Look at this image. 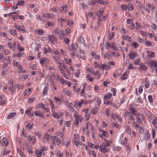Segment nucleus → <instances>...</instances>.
I'll list each match as a JSON object with an SVG mask.
<instances>
[{
	"instance_id": "1",
	"label": "nucleus",
	"mask_w": 157,
	"mask_h": 157,
	"mask_svg": "<svg viewBox=\"0 0 157 157\" xmlns=\"http://www.w3.org/2000/svg\"><path fill=\"white\" fill-rule=\"evenodd\" d=\"M112 94L111 93H108L106 94L104 96L103 99L104 101V103L105 105H110L111 106H115L116 104L112 102V101L109 100L112 96Z\"/></svg>"
},
{
	"instance_id": "2",
	"label": "nucleus",
	"mask_w": 157,
	"mask_h": 157,
	"mask_svg": "<svg viewBox=\"0 0 157 157\" xmlns=\"http://www.w3.org/2000/svg\"><path fill=\"white\" fill-rule=\"evenodd\" d=\"M129 112L128 114L129 117V119L130 120L134 121L135 117L133 116V115H136V112H137V110L134 108H130L128 109Z\"/></svg>"
},
{
	"instance_id": "3",
	"label": "nucleus",
	"mask_w": 157,
	"mask_h": 157,
	"mask_svg": "<svg viewBox=\"0 0 157 157\" xmlns=\"http://www.w3.org/2000/svg\"><path fill=\"white\" fill-rule=\"evenodd\" d=\"M11 40V39H8V45L9 46L10 49H12L13 51H14L16 43L15 42H12Z\"/></svg>"
},
{
	"instance_id": "4",
	"label": "nucleus",
	"mask_w": 157,
	"mask_h": 157,
	"mask_svg": "<svg viewBox=\"0 0 157 157\" xmlns=\"http://www.w3.org/2000/svg\"><path fill=\"white\" fill-rule=\"evenodd\" d=\"M88 88L89 89L90 88V86L88 85L86 83H85L84 84L83 88L82 89L80 92V96L83 97H85L86 94L85 91V88Z\"/></svg>"
},
{
	"instance_id": "5",
	"label": "nucleus",
	"mask_w": 157,
	"mask_h": 157,
	"mask_svg": "<svg viewBox=\"0 0 157 157\" xmlns=\"http://www.w3.org/2000/svg\"><path fill=\"white\" fill-rule=\"evenodd\" d=\"M75 118V121L74 126L75 127H76L79 124V121H82V117L81 116L76 115Z\"/></svg>"
},
{
	"instance_id": "6",
	"label": "nucleus",
	"mask_w": 157,
	"mask_h": 157,
	"mask_svg": "<svg viewBox=\"0 0 157 157\" xmlns=\"http://www.w3.org/2000/svg\"><path fill=\"white\" fill-rule=\"evenodd\" d=\"M15 28L20 32L22 33H25L27 32L25 28L23 26H21L17 24L15 25Z\"/></svg>"
},
{
	"instance_id": "7",
	"label": "nucleus",
	"mask_w": 157,
	"mask_h": 157,
	"mask_svg": "<svg viewBox=\"0 0 157 157\" xmlns=\"http://www.w3.org/2000/svg\"><path fill=\"white\" fill-rule=\"evenodd\" d=\"M48 40L53 44L57 43L56 39L54 35H49L48 36Z\"/></svg>"
},
{
	"instance_id": "8",
	"label": "nucleus",
	"mask_w": 157,
	"mask_h": 157,
	"mask_svg": "<svg viewBox=\"0 0 157 157\" xmlns=\"http://www.w3.org/2000/svg\"><path fill=\"white\" fill-rule=\"evenodd\" d=\"M90 124V123L89 121H88L86 124V125L85 127H84L82 129L83 132H85L86 134L88 136L89 134V132L88 130V126Z\"/></svg>"
},
{
	"instance_id": "9",
	"label": "nucleus",
	"mask_w": 157,
	"mask_h": 157,
	"mask_svg": "<svg viewBox=\"0 0 157 157\" xmlns=\"http://www.w3.org/2000/svg\"><path fill=\"white\" fill-rule=\"evenodd\" d=\"M138 55L136 52H131L128 55L129 59L130 60H133L136 57L138 56Z\"/></svg>"
},
{
	"instance_id": "10",
	"label": "nucleus",
	"mask_w": 157,
	"mask_h": 157,
	"mask_svg": "<svg viewBox=\"0 0 157 157\" xmlns=\"http://www.w3.org/2000/svg\"><path fill=\"white\" fill-rule=\"evenodd\" d=\"M29 142L30 144H34L36 142V140L32 136H29L28 138Z\"/></svg>"
},
{
	"instance_id": "11",
	"label": "nucleus",
	"mask_w": 157,
	"mask_h": 157,
	"mask_svg": "<svg viewBox=\"0 0 157 157\" xmlns=\"http://www.w3.org/2000/svg\"><path fill=\"white\" fill-rule=\"evenodd\" d=\"M109 65L106 64L105 63H104L101 64L100 67H99V68L101 71L103 70L106 71L109 69Z\"/></svg>"
},
{
	"instance_id": "12",
	"label": "nucleus",
	"mask_w": 157,
	"mask_h": 157,
	"mask_svg": "<svg viewBox=\"0 0 157 157\" xmlns=\"http://www.w3.org/2000/svg\"><path fill=\"white\" fill-rule=\"evenodd\" d=\"M32 109L33 107H28L26 110L25 113L29 117L33 116V113H31Z\"/></svg>"
},
{
	"instance_id": "13",
	"label": "nucleus",
	"mask_w": 157,
	"mask_h": 157,
	"mask_svg": "<svg viewBox=\"0 0 157 157\" xmlns=\"http://www.w3.org/2000/svg\"><path fill=\"white\" fill-rule=\"evenodd\" d=\"M9 65L10 66V63L9 62L4 61L3 63L2 66V69L3 70H5L6 68L9 67Z\"/></svg>"
},
{
	"instance_id": "14",
	"label": "nucleus",
	"mask_w": 157,
	"mask_h": 157,
	"mask_svg": "<svg viewBox=\"0 0 157 157\" xmlns=\"http://www.w3.org/2000/svg\"><path fill=\"white\" fill-rule=\"evenodd\" d=\"M34 114L36 116L40 117L43 118H44L45 115L44 114L42 113L40 111L36 110L34 112Z\"/></svg>"
},
{
	"instance_id": "15",
	"label": "nucleus",
	"mask_w": 157,
	"mask_h": 157,
	"mask_svg": "<svg viewBox=\"0 0 157 157\" xmlns=\"http://www.w3.org/2000/svg\"><path fill=\"white\" fill-rule=\"evenodd\" d=\"M99 110V108L96 106H94L91 109L90 113L93 114H96Z\"/></svg>"
},
{
	"instance_id": "16",
	"label": "nucleus",
	"mask_w": 157,
	"mask_h": 157,
	"mask_svg": "<svg viewBox=\"0 0 157 157\" xmlns=\"http://www.w3.org/2000/svg\"><path fill=\"white\" fill-rule=\"evenodd\" d=\"M35 153L37 157H40L42 155H43V157L45 155L44 152H42L39 149L36 150Z\"/></svg>"
},
{
	"instance_id": "17",
	"label": "nucleus",
	"mask_w": 157,
	"mask_h": 157,
	"mask_svg": "<svg viewBox=\"0 0 157 157\" xmlns=\"http://www.w3.org/2000/svg\"><path fill=\"white\" fill-rule=\"evenodd\" d=\"M100 151L102 152L105 153L108 151V149H106L105 145H101L99 147Z\"/></svg>"
},
{
	"instance_id": "18",
	"label": "nucleus",
	"mask_w": 157,
	"mask_h": 157,
	"mask_svg": "<svg viewBox=\"0 0 157 157\" xmlns=\"http://www.w3.org/2000/svg\"><path fill=\"white\" fill-rule=\"evenodd\" d=\"M59 70L62 74V75L66 79H67L68 78L67 76L66 75L65 71L63 68V67H59Z\"/></svg>"
},
{
	"instance_id": "19",
	"label": "nucleus",
	"mask_w": 157,
	"mask_h": 157,
	"mask_svg": "<svg viewBox=\"0 0 157 157\" xmlns=\"http://www.w3.org/2000/svg\"><path fill=\"white\" fill-rule=\"evenodd\" d=\"M144 44L147 47H150L153 46L152 43L148 41L146 39H144Z\"/></svg>"
},
{
	"instance_id": "20",
	"label": "nucleus",
	"mask_w": 157,
	"mask_h": 157,
	"mask_svg": "<svg viewBox=\"0 0 157 157\" xmlns=\"http://www.w3.org/2000/svg\"><path fill=\"white\" fill-rule=\"evenodd\" d=\"M26 149L28 152L30 154H32L33 153L32 151L33 147L32 146L29 145V144L27 145L26 147Z\"/></svg>"
},
{
	"instance_id": "21",
	"label": "nucleus",
	"mask_w": 157,
	"mask_h": 157,
	"mask_svg": "<svg viewBox=\"0 0 157 157\" xmlns=\"http://www.w3.org/2000/svg\"><path fill=\"white\" fill-rule=\"evenodd\" d=\"M108 132L105 131L101 132V133L99 134V137L102 139H103V136H106L107 137L108 136Z\"/></svg>"
},
{
	"instance_id": "22",
	"label": "nucleus",
	"mask_w": 157,
	"mask_h": 157,
	"mask_svg": "<svg viewBox=\"0 0 157 157\" xmlns=\"http://www.w3.org/2000/svg\"><path fill=\"white\" fill-rule=\"evenodd\" d=\"M2 143L3 145L6 146L8 144V141L6 138H3L2 140Z\"/></svg>"
},
{
	"instance_id": "23",
	"label": "nucleus",
	"mask_w": 157,
	"mask_h": 157,
	"mask_svg": "<svg viewBox=\"0 0 157 157\" xmlns=\"http://www.w3.org/2000/svg\"><path fill=\"white\" fill-rule=\"evenodd\" d=\"M92 57L96 59H98L100 57V56L96 54L95 52H93L91 53Z\"/></svg>"
},
{
	"instance_id": "24",
	"label": "nucleus",
	"mask_w": 157,
	"mask_h": 157,
	"mask_svg": "<svg viewBox=\"0 0 157 157\" xmlns=\"http://www.w3.org/2000/svg\"><path fill=\"white\" fill-rule=\"evenodd\" d=\"M136 115H134L136 117V118L137 117H138L141 119L142 120H143L144 119V115H143L140 112H136Z\"/></svg>"
},
{
	"instance_id": "25",
	"label": "nucleus",
	"mask_w": 157,
	"mask_h": 157,
	"mask_svg": "<svg viewBox=\"0 0 157 157\" xmlns=\"http://www.w3.org/2000/svg\"><path fill=\"white\" fill-rule=\"evenodd\" d=\"M94 100L96 101V105H98L99 106L101 103V100L100 98L98 97H96Z\"/></svg>"
},
{
	"instance_id": "26",
	"label": "nucleus",
	"mask_w": 157,
	"mask_h": 157,
	"mask_svg": "<svg viewBox=\"0 0 157 157\" xmlns=\"http://www.w3.org/2000/svg\"><path fill=\"white\" fill-rule=\"evenodd\" d=\"M114 51H118V49L115 45V43L113 42V44H111L110 47Z\"/></svg>"
},
{
	"instance_id": "27",
	"label": "nucleus",
	"mask_w": 157,
	"mask_h": 157,
	"mask_svg": "<svg viewBox=\"0 0 157 157\" xmlns=\"http://www.w3.org/2000/svg\"><path fill=\"white\" fill-rule=\"evenodd\" d=\"M94 74L96 79H98L100 78V72L99 71L94 72Z\"/></svg>"
},
{
	"instance_id": "28",
	"label": "nucleus",
	"mask_w": 157,
	"mask_h": 157,
	"mask_svg": "<svg viewBox=\"0 0 157 157\" xmlns=\"http://www.w3.org/2000/svg\"><path fill=\"white\" fill-rule=\"evenodd\" d=\"M67 6L66 5H62L61 6V11L62 13H66L67 11Z\"/></svg>"
},
{
	"instance_id": "29",
	"label": "nucleus",
	"mask_w": 157,
	"mask_h": 157,
	"mask_svg": "<svg viewBox=\"0 0 157 157\" xmlns=\"http://www.w3.org/2000/svg\"><path fill=\"white\" fill-rule=\"evenodd\" d=\"M64 59L66 61V64L69 65H71L72 64L71 59L69 58H65Z\"/></svg>"
},
{
	"instance_id": "30",
	"label": "nucleus",
	"mask_w": 157,
	"mask_h": 157,
	"mask_svg": "<svg viewBox=\"0 0 157 157\" xmlns=\"http://www.w3.org/2000/svg\"><path fill=\"white\" fill-rule=\"evenodd\" d=\"M44 53L46 54L47 53H50L52 52V50L48 46V48H44Z\"/></svg>"
},
{
	"instance_id": "31",
	"label": "nucleus",
	"mask_w": 157,
	"mask_h": 157,
	"mask_svg": "<svg viewBox=\"0 0 157 157\" xmlns=\"http://www.w3.org/2000/svg\"><path fill=\"white\" fill-rule=\"evenodd\" d=\"M16 115V113L15 112L11 113L9 114L7 117L8 119H10L13 117H15Z\"/></svg>"
},
{
	"instance_id": "32",
	"label": "nucleus",
	"mask_w": 157,
	"mask_h": 157,
	"mask_svg": "<svg viewBox=\"0 0 157 157\" xmlns=\"http://www.w3.org/2000/svg\"><path fill=\"white\" fill-rule=\"evenodd\" d=\"M113 115L117 120L119 122H121L122 121V119L121 117H120L116 113H114Z\"/></svg>"
},
{
	"instance_id": "33",
	"label": "nucleus",
	"mask_w": 157,
	"mask_h": 157,
	"mask_svg": "<svg viewBox=\"0 0 157 157\" xmlns=\"http://www.w3.org/2000/svg\"><path fill=\"white\" fill-rule=\"evenodd\" d=\"M152 123L155 128H157V117H155L153 120Z\"/></svg>"
},
{
	"instance_id": "34",
	"label": "nucleus",
	"mask_w": 157,
	"mask_h": 157,
	"mask_svg": "<svg viewBox=\"0 0 157 157\" xmlns=\"http://www.w3.org/2000/svg\"><path fill=\"white\" fill-rule=\"evenodd\" d=\"M80 89V88L78 86V84H77L73 87V90L76 93L79 92Z\"/></svg>"
},
{
	"instance_id": "35",
	"label": "nucleus",
	"mask_w": 157,
	"mask_h": 157,
	"mask_svg": "<svg viewBox=\"0 0 157 157\" xmlns=\"http://www.w3.org/2000/svg\"><path fill=\"white\" fill-rule=\"evenodd\" d=\"M115 35V33L114 32H113L111 33H109L108 35L109 37L108 38V39L109 40H111L114 36Z\"/></svg>"
},
{
	"instance_id": "36",
	"label": "nucleus",
	"mask_w": 157,
	"mask_h": 157,
	"mask_svg": "<svg viewBox=\"0 0 157 157\" xmlns=\"http://www.w3.org/2000/svg\"><path fill=\"white\" fill-rule=\"evenodd\" d=\"M127 9L130 11H132L133 9V5L132 3H129L127 6Z\"/></svg>"
},
{
	"instance_id": "37",
	"label": "nucleus",
	"mask_w": 157,
	"mask_h": 157,
	"mask_svg": "<svg viewBox=\"0 0 157 157\" xmlns=\"http://www.w3.org/2000/svg\"><path fill=\"white\" fill-rule=\"evenodd\" d=\"M45 17H46L51 19L54 18V15L52 14L46 13L44 14Z\"/></svg>"
},
{
	"instance_id": "38",
	"label": "nucleus",
	"mask_w": 157,
	"mask_h": 157,
	"mask_svg": "<svg viewBox=\"0 0 157 157\" xmlns=\"http://www.w3.org/2000/svg\"><path fill=\"white\" fill-rule=\"evenodd\" d=\"M140 65V68L142 70L146 71L147 68V66L144 64H141L139 65Z\"/></svg>"
},
{
	"instance_id": "39",
	"label": "nucleus",
	"mask_w": 157,
	"mask_h": 157,
	"mask_svg": "<svg viewBox=\"0 0 157 157\" xmlns=\"http://www.w3.org/2000/svg\"><path fill=\"white\" fill-rule=\"evenodd\" d=\"M151 67L153 69V68L155 69L157 67V62L155 61H152L151 62Z\"/></svg>"
},
{
	"instance_id": "40",
	"label": "nucleus",
	"mask_w": 157,
	"mask_h": 157,
	"mask_svg": "<svg viewBox=\"0 0 157 157\" xmlns=\"http://www.w3.org/2000/svg\"><path fill=\"white\" fill-rule=\"evenodd\" d=\"M89 154L90 155H91L93 156V157H96V154L95 152V151L94 150H90V151H89Z\"/></svg>"
},
{
	"instance_id": "41",
	"label": "nucleus",
	"mask_w": 157,
	"mask_h": 157,
	"mask_svg": "<svg viewBox=\"0 0 157 157\" xmlns=\"http://www.w3.org/2000/svg\"><path fill=\"white\" fill-rule=\"evenodd\" d=\"M73 143L75 145L76 147H78L79 145L82 146V142H79L77 141H73Z\"/></svg>"
},
{
	"instance_id": "42",
	"label": "nucleus",
	"mask_w": 157,
	"mask_h": 157,
	"mask_svg": "<svg viewBox=\"0 0 157 157\" xmlns=\"http://www.w3.org/2000/svg\"><path fill=\"white\" fill-rule=\"evenodd\" d=\"M78 48V45L76 43L72 45V51L76 52V50Z\"/></svg>"
},
{
	"instance_id": "43",
	"label": "nucleus",
	"mask_w": 157,
	"mask_h": 157,
	"mask_svg": "<svg viewBox=\"0 0 157 157\" xmlns=\"http://www.w3.org/2000/svg\"><path fill=\"white\" fill-rule=\"evenodd\" d=\"M122 38L123 39L126 40L130 41V37L125 35H123L122 36Z\"/></svg>"
},
{
	"instance_id": "44",
	"label": "nucleus",
	"mask_w": 157,
	"mask_h": 157,
	"mask_svg": "<svg viewBox=\"0 0 157 157\" xmlns=\"http://www.w3.org/2000/svg\"><path fill=\"white\" fill-rule=\"evenodd\" d=\"M105 48L106 49H108L110 47L111 44L110 43L107 41H106L105 42Z\"/></svg>"
},
{
	"instance_id": "45",
	"label": "nucleus",
	"mask_w": 157,
	"mask_h": 157,
	"mask_svg": "<svg viewBox=\"0 0 157 157\" xmlns=\"http://www.w3.org/2000/svg\"><path fill=\"white\" fill-rule=\"evenodd\" d=\"M9 32L13 36H16L17 34V32L16 30L14 29H11L10 30Z\"/></svg>"
},
{
	"instance_id": "46",
	"label": "nucleus",
	"mask_w": 157,
	"mask_h": 157,
	"mask_svg": "<svg viewBox=\"0 0 157 157\" xmlns=\"http://www.w3.org/2000/svg\"><path fill=\"white\" fill-rule=\"evenodd\" d=\"M48 88L47 87H45L43 91V94L44 96H46L47 94Z\"/></svg>"
},
{
	"instance_id": "47",
	"label": "nucleus",
	"mask_w": 157,
	"mask_h": 157,
	"mask_svg": "<svg viewBox=\"0 0 157 157\" xmlns=\"http://www.w3.org/2000/svg\"><path fill=\"white\" fill-rule=\"evenodd\" d=\"M48 148L44 146H41V147H39V150L41 151L42 152H44V151H45L48 150Z\"/></svg>"
},
{
	"instance_id": "48",
	"label": "nucleus",
	"mask_w": 157,
	"mask_h": 157,
	"mask_svg": "<svg viewBox=\"0 0 157 157\" xmlns=\"http://www.w3.org/2000/svg\"><path fill=\"white\" fill-rule=\"evenodd\" d=\"M62 38L63 39L64 42L66 44H69L70 40L67 37L63 36Z\"/></svg>"
},
{
	"instance_id": "49",
	"label": "nucleus",
	"mask_w": 157,
	"mask_h": 157,
	"mask_svg": "<svg viewBox=\"0 0 157 157\" xmlns=\"http://www.w3.org/2000/svg\"><path fill=\"white\" fill-rule=\"evenodd\" d=\"M137 128L138 129V130L139 133L143 134L144 133V129L142 126H140Z\"/></svg>"
},
{
	"instance_id": "50",
	"label": "nucleus",
	"mask_w": 157,
	"mask_h": 157,
	"mask_svg": "<svg viewBox=\"0 0 157 157\" xmlns=\"http://www.w3.org/2000/svg\"><path fill=\"white\" fill-rule=\"evenodd\" d=\"M17 152L19 153V155L21 157H25L24 154L23 152L22 151L19 149H17Z\"/></svg>"
},
{
	"instance_id": "51",
	"label": "nucleus",
	"mask_w": 157,
	"mask_h": 157,
	"mask_svg": "<svg viewBox=\"0 0 157 157\" xmlns=\"http://www.w3.org/2000/svg\"><path fill=\"white\" fill-rule=\"evenodd\" d=\"M50 135L48 134L46 135L44 138V140L45 141H49L50 140Z\"/></svg>"
},
{
	"instance_id": "52",
	"label": "nucleus",
	"mask_w": 157,
	"mask_h": 157,
	"mask_svg": "<svg viewBox=\"0 0 157 157\" xmlns=\"http://www.w3.org/2000/svg\"><path fill=\"white\" fill-rule=\"evenodd\" d=\"M44 17H45V15L44 14H43V15H39L37 17V19L42 21H45Z\"/></svg>"
},
{
	"instance_id": "53",
	"label": "nucleus",
	"mask_w": 157,
	"mask_h": 157,
	"mask_svg": "<svg viewBox=\"0 0 157 157\" xmlns=\"http://www.w3.org/2000/svg\"><path fill=\"white\" fill-rule=\"evenodd\" d=\"M56 140V143L58 145H59L61 143V141L60 138L57 137Z\"/></svg>"
},
{
	"instance_id": "54",
	"label": "nucleus",
	"mask_w": 157,
	"mask_h": 157,
	"mask_svg": "<svg viewBox=\"0 0 157 157\" xmlns=\"http://www.w3.org/2000/svg\"><path fill=\"white\" fill-rule=\"evenodd\" d=\"M46 61V59L45 58H41L40 61V63L41 65H44L45 64L44 62Z\"/></svg>"
},
{
	"instance_id": "55",
	"label": "nucleus",
	"mask_w": 157,
	"mask_h": 157,
	"mask_svg": "<svg viewBox=\"0 0 157 157\" xmlns=\"http://www.w3.org/2000/svg\"><path fill=\"white\" fill-rule=\"evenodd\" d=\"M150 137V134L148 132L146 133H145L144 136V139H146V140L147 141L149 139Z\"/></svg>"
},
{
	"instance_id": "56",
	"label": "nucleus",
	"mask_w": 157,
	"mask_h": 157,
	"mask_svg": "<svg viewBox=\"0 0 157 157\" xmlns=\"http://www.w3.org/2000/svg\"><path fill=\"white\" fill-rule=\"evenodd\" d=\"M128 78L127 74L124 73L121 76V78L122 80H125Z\"/></svg>"
},
{
	"instance_id": "57",
	"label": "nucleus",
	"mask_w": 157,
	"mask_h": 157,
	"mask_svg": "<svg viewBox=\"0 0 157 157\" xmlns=\"http://www.w3.org/2000/svg\"><path fill=\"white\" fill-rule=\"evenodd\" d=\"M147 53L148 56L151 58L153 57L154 56V53L151 51H147Z\"/></svg>"
},
{
	"instance_id": "58",
	"label": "nucleus",
	"mask_w": 157,
	"mask_h": 157,
	"mask_svg": "<svg viewBox=\"0 0 157 157\" xmlns=\"http://www.w3.org/2000/svg\"><path fill=\"white\" fill-rule=\"evenodd\" d=\"M144 86L146 88H148L149 86V81L148 80H147L144 82Z\"/></svg>"
},
{
	"instance_id": "59",
	"label": "nucleus",
	"mask_w": 157,
	"mask_h": 157,
	"mask_svg": "<svg viewBox=\"0 0 157 157\" xmlns=\"http://www.w3.org/2000/svg\"><path fill=\"white\" fill-rule=\"evenodd\" d=\"M103 12H104L103 10H101L98 11L97 13V15L99 17H100L102 16Z\"/></svg>"
},
{
	"instance_id": "60",
	"label": "nucleus",
	"mask_w": 157,
	"mask_h": 157,
	"mask_svg": "<svg viewBox=\"0 0 157 157\" xmlns=\"http://www.w3.org/2000/svg\"><path fill=\"white\" fill-rule=\"evenodd\" d=\"M41 48V44H40L38 43L36 44V47L35 48V50L36 52L38 51L39 49Z\"/></svg>"
},
{
	"instance_id": "61",
	"label": "nucleus",
	"mask_w": 157,
	"mask_h": 157,
	"mask_svg": "<svg viewBox=\"0 0 157 157\" xmlns=\"http://www.w3.org/2000/svg\"><path fill=\"white\" fill-rule=\"evenodd\" d=\"M78 40L82 44H85V40L82 36H80V37H79V39H78Z\"/></svg>"
},
{
	"instance_id": "62",
	"label": "nucleus",
	"mask_w": 157,
	"mask_h": 157,
	"mask_svg": "<svg viewBox=\"0 0 157 157\" xmlns=\"http://www.w3.org/2000/svg\"><path fill=\"white\" fill-rule=\"evenodd\" d=\"M59 29L58 28H56V29H54L53 32V33L55 36H56L58 34H59Z\"/></svg>"
},
{
	"instance_id": "63",
	"label": "nucleus",
	"mask_w": 157,
	"mask_h": 157,
	"mask_svg": "<svg viewBox=\"0 0 157 157\" xmlns=\"http://www.w3.org/2000/svg\"><path fill=\"white\" fill-rule=\"evenodd\" d=\"M16 89L15 86H9L8 88V90L10 91L11 93H13V91Z\"/></svg>"
},
{
	"instance_id": "64",
	"label": "nucleus",
	"mask_w": 157,
	"mask_h": 157,
	"mask_svg": "<svg viewBox=\"0 0 157 157\" xmlns=\"http://www.w3.org/2000/svg\"><path fill=\"white\" fill-rule=\"evenodd\" d=\"M36 99V98L34 97H31L29 98L28 100V102L30 103H32L33 101Z\"/></svg>"
}]
</instances>
